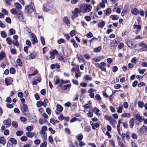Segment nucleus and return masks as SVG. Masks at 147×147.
<instances>
[{"instance_id": "8", "label": "nucleus", "mask_w": 147, "mask_h": 147, "mask_svg": "<svg viewBox=\"0 0 147 147\" xmlns=\"http://www.w3.org/2000/svg\"><path fill=\"white\" fill-rule=\"evenodd\" d=\"M11 121L9 119L5 120L3 121V124L6 125V127H9L11 125Z\"/></svg>"}, {"instance_id": "32", "label": "nucleus", "mask_w": 147, "mask_h": 147, "mask_svg": "<svg viewBox=\"0 0 147 147\" xmlns=\"http://www.w3.org/2000/svg\"><path fill=\"white\" fill-rule=\"evenodd\" d=\"M79 69H77L76 71H75L76 75L75 77L76 78H78L79 77L81 76V74L80 73Z\"/></svg>"}, {"instance_id": "15", "label": "nucleus", "mask_w": 147, "mask_h": 147, "mask_svg": "<svg viewBox=\"0 0 147 147\" xmlns=\"http://www.w3.org/2000/svg\"><path fill=\"white\" fill-rule=\"evenodd\" d=\"M43 8L44 11H48L50 9V8L48 4L43 5Z\"/></svg>"}, {"instance_id": "5", "label": "nucleus", "mask_w": 147, "mask_h": 147, "mask_svg": "<svg viewBox=\"0 0 147 147\" xmlns=\"http://www.w3.org/2000/svg\"><path fill=\"white\" fill-rule=\"evenodd\" d=\"M59 86L61 87V88L63 90H65L68 88H70L71 86V84H68L63 85V84H59Z\"/></svg>"}, {"instance_id": "47", "label": "nucleus", "mask_w": 147, "mask_h": 147, "mask_svg": "<svg viewBox=\"0 0 147 147\" xmlns=\"http://www.w3.org/2000/svg\"><path fill=\"white\" fill-rule=\"evenodd\" d=\"M130 133L129 131H127L125 133V136L127 139L129 140L130 138Z\"/></svg>"}, {"instance_id": "14", "label": "nucleus", "mask_w": 147, "mask_h": 147, "mask_svg": "<svg viewBox=\"0 0 147 147\" xmlns=\"http://www.w3.org/2000/svg\"><path fill=\"white\" fill-rule=\"evenodd\" d=\"M29 120L31 122H35L36 121V117L34 115H32L29 118Z\"/></svg>"}, {"instance_id": "12", "label": "nucleus", "mask_w": 147, "mask_h": 147, "mask_svg": "<svg viewBox=\"0 0 147 147\" xmlns=\"http://www.w3.org/2000/svg\"><path fill=\"white\" fill-rule=\"evenodd\" d=\"M12 79L10 78H6L5 79V82L7 86L10 85L11 83Z\"/></svg>"}, {"instance_id": "23", "label": "nucleus", "mask_w": 147, "mask_h": 147, "mask_svg": "<svg viewBox=\"0 0 147 147\" xmlns=\"http://www.w3.org/2000/svg\"><path fill=\"white\" fill-rule=\"evenodd\" d=\"M76 138L78 141H80L82 139L83 136L82 134H80L78 135L77 136H76Z\"/></svg>"}, {"instance_id": "53", "label": "nucleus", "mask_w": 147, "mask_h": 147, "mask_svg": "<svg viewBox=\"0 0 147 147\" xmlns=\"http://www.w3.org/2000/svg\"><path fill=\"white\" fill-rule=\"evenodd\" d=\"M13 44L16 46H18L19 45V43L17 40H14L12 42Z\"/></svg>"}, {"instance_id": "33", "label": "nucleus", "mask_w": 147, "mask_h": 147, "mask_svg": "<svg viewBox=\"0 0 147 147\" xmlns=\"http://www.w3.org/2000/svg\"><path fill=\"white\" fill-rule=\"evenodd\" d=\"M14 5L16 9H20L22 8V6L19 3H15Z\"/></svg>"}, {"instance_id": "6", "label": "nucleus", "mask_w": 147, "mask_h": 147, "mask_svg": "<svg viewBox=\"0 0 147 147\" xmlns=\"http://www.w3.org/2000/svg\"><path fill=\"white\" fill-rule=\"evenodd\" d=\"M32 38L31 41L32 42V43L34 45L35 43L37 42L38 41L36 36L35 34L32 33L31 34Z\"/></svg>"}, {"instance_id": "9", "label": "nucleus", "mask_w": 147, "mask_h": 147, "mask_svg": "<svg viewBox=\"0 0 147 147\" xmlns=\"http://www.w3.org/2000/svg\"><path fill=\"white\" fill-rule=\"evenodd\" d=\"M135 117L136 119L140 122H142L144 119V117L141 116L139 114H137Z\"/></svg>"}, {"instance_id": "57", "label": "nucleus", "mask_w": 147, "mask_h": 147, "mask_svg": "<svg viewBox=\"0 0 147 147\" xmlns=\"http://www.w3.org/2000/svg\"><path fill=\"white\" fill-rule=\"evenodd\" d=\"M17 62L18 63V64L19 66H22V61H21L20 59H17Z\"/></svg>"}, {"instance_id": "27", "label": "nucleus", "mask_w": 147, "mask_h": 147, "mask_svg": "<svg viewBox=\"0 0 147 147\" xmlns=\"http://www.w3.org/2000/svg\"><path fill=\"white\" fill-rule=\"evenodd\" d=\"M102 49V47L101 46H99L97 48H95L94 49V51L96 53L100 52Z\"/></svg>"}, {"instance_id": "51", "label": "nucleus", "mask_w": 147, "mask_h": 147, "mask_svg": "<svg viewBox=\"0 0 147 147\" xmlns=\"http://www.w3.org/2000/svg\"><path fill=\"white\" fill-rule=\"evenodd\" d=\"M144 105V103L142 101L139 102L138 103V107L140 108L143 107Z\"/></svg>"}, {"instance_id": "24", "label": "nucleus", "mask_w": 147, "mask_h": 147, "mask_svg": "<svg viewBox=\"0 0 147 147\" xmlns=\"http://www.w3.org/2000/svg\"><path fill=\"white\" fill-rule=\"evenodd\" d=\"M105 22L104 21H102L99 23L98 24V27L99 28H102L105 26Z\"/></svg>"}, {"instance_id": "11", "label": "nucleus", "mask_w": 147, "mask_h": 147, "mask_svg": "<svg viewBox=\"0 0 147 147\" xmlns=\"http://www.w3.org/2000/svg\"><path fill=\"white\" fill-rule=\"evenodd\" d=\"M63 22L67 26H70V23L68 17L67 16L64 17L63 18Z\"/></svg>"}, {"instance_id": "40", "label": "nucleus", "mask_w": 147, "mask_h": 147, "mask_svg": "<svg viewBox=\"0 0 147 147\" xmlns=\"http://www.w3.org/2000/svg\"><path fill=\"white\" fill-rule=\"evenodd\" d=\"M111 10L110 8L107 9L106 11V16L109 15L111 13Z\"/></svg>"}, {"instance_id": "34", "label": "nucleus", "mask_w": 147, "mask_h": 147, "mask_svg": "<svg viewBox=\"0 0 147 147\" xmlns=\"http://www.w3.org/2000/svg\"><path fill=\"white\" fill-rule=\"evenodd\" d=\"M140 131L144 133L147 130V126L143 125L140 129Z\"/></svg>"}, {"instance_id": "37", "label": "nucleus", "mask_w": 147, "mask_h": 147, "mask_svg": "<svg viewBox=\"0 0 147 147\" xmlns=\"http://www.w3.org/2000/svg\"><path fill=\"white\" fill-rule=\"evenodd\" d=\"M130 114L129 113H125L124 114H122L121 116L123 117H127L128 118L130 117Z\"/></svg>"}, {"instance_id": "64", "label": "nucleus", "mask_w": 147, "mask_h": 147, "mask_svg": "<svg viewBox=\"0 0 147 147\" xmlns=\"http://www.w3.org/2000/svg\"><path fill=\"white\" fill-rule=\"evenodd\" d=\"M47 142H45L42 143L40 145V147H46L47 146Z\"/></svg>"}, {"instance_id": "35", "label": "nucleus", "mask_w": 147, "mask_h": 147, "mask_svg": "<svg viewBox=\"0 0 147 147\" xmlns=\"http://www.w3.org/2000/svg\"><path fill=\"white\" fill-rule=\"evenodd\" d=\"M10 141L14 145H16L17 143V142L16 140L13 138H11L10 139Z\"/></svg>"}, {"instance_id": "30", "label": "nucleus", "mask_w": 147, "mask_h": 147, "mask_svg": "<svg viewBox=\"0 0 147 147\" xmlns=\"http://www.w3.org/2000/svg\"><path fill=\"white\" fill-rule=\"evenodd\" d=\"M57 110L60 112H62L63 110V108L62 107L59 105H57Z\"/></svg>"}, {"instance_id": "36", "label": "nucleus", "mask_w": 147, "mask_h": 147, "mask_svg": "<svg viewBox=\"0 0 147 147\" xmlns=\"http://www.w3.org/2000/svg\"><path fill=\"white\" fill-rule=\"evenodd\" d=\"M17 10L15 8H12L10 11V12L13 14L16 15L17 13Z\"/></svg>"}, {"instance_id": "42", "label": "nucleus", "mask_w": 147, "mask_h": 147, "mask_svg": "<svg viewBox=\"0 0 147 147\" xmlns=\"http://www.w3.org/2000/svg\"><path fill=\"white\" fill-rule=\"evenodd\" d=\"M6 41L7 43L9 45H11L12 42L11 39L9 37H8L6 38Z\"/></svg>"}, {"instance_id": "7", "label": "nucleus", "mask_w": 147, "mask_h": 147, "mask_svg": "<svg viewBox=\"0 0 147 147\" xmlns=\"http://www.w3.org/2000/svg\"><path fill=\"white\" fill-rule=\"evenodd\" d=\"M139 46L142 47L143 48L141 49L142 51H147V45L144 43L141 42L140 43Z\"/></svg>"}, {"instance_id": "20", "label": "nucleus", "mask_w": 147, "mask_h": 147, "mask_svg": "<svg viewBox=\"0 0 147 147\" xmlns=\"http://www.w3.org/2000/svg\"><path fill=\"white\" fill-rule=\"evenodd\" d=\"M116 123V121L113 119H112L110 121V124L114 128L115 127V123Z\"/></svg>"}, {"instance_id": "61", "label": "nucleus", "mask_w": 147, "mask_h": 147, "mask_svg": "<svg viewBox=\"0 0 147 147\" xmlns=\"http://www.w3.org/2000/svg\"><path fill=\"white\" fill-rule=\"evenodd\" d=\"M84 130L86 132H89L90 131L91 129L89 127L87 126L85 127Z\"/></svg>"}, {"instance_id": "26", "label": "nucleus", "mask_w": 147, "mask_h": 147, "mask_svg": "<svg viewBox=\"0 0 147 147\" xmlns=\"http://www.w3.org/2000/svg\"><path fill=\"white\" fill-rule=\"evenodd\" d=\"M110 18L112 19L113 20H117L119 19V16L116 15H111Z\"/></svg>"}, {"instance_id": "44", "label": "nucleus", "mask_w": 147, "mask_h": 147, "mask_svg": "<svg viewBox=\"0 0 147 147\" xmlns=\"http://www.w3.org/2000/svg\"><path fill=\"white\" fill-rule=\"evenodd\" d=\"M14 0H5V2L8 5H11V2Z\"/></svg>"}, {"instance_id": "54", "label": "nucleus", "mask_w": 147, "mask_h": 147, "mask_svg": "<svg viewBox=\"0 0 147 147\" xmlns=\"http://www.w3.org/2000/svg\"><path fill=\"white\" fill-rule=\"evenodd\" d=\"M40 40L42 44L43 45H45V39L43 37L41 36L40 37Z\"/></svg>"}, {"instance_id": "45", "label": "nucleus", "mask_w": 147, "mask_h": 147, "mask_svg": "<svg viewBox=\"0 0 147 147\" xmlns=\"http://www.w3.org/2000/svg\"><path fill=\"white\" fill-rule=\"evenodd\" d=\"M18 18L20 21L23 22L24 21V19L22 14H20L18 16Z\"/></svg>"}, {"instance_id": "4", "label": "nucleus", "mask_w": 147, "mask_h": 147, "mask_svg": "<svg viewBox=\"0 0 147 147\" xmlns=\"http://www.w3.org/2000/svg\"><path fill=\"white\" fill-rule=\"evenodd\" d=\"M81 12V11L78 8H76L75 9L74 11H72L73 16L75 18H77L78 17V13Z\"/></svg>"}, {"instance_id": "2", "label": "nucleus", "mask_w": 147, "mask_h": 147, "mask_svg": "<svg viewBox=\"0 0 147 147\" xmlns=\"http://www.w3.org/2000/svg\"><path fill=\"white\" fill-rule=\"evenodd\" d=\"M118 44L116 40H113L111 42L110 45L109 47L110 49L112 50L115 49L117 46Z\"/></svg>"}, {"instance_id": "48", "label": "nucleus", "mask_w": 147, "mask_h": 147, "mask_svg": "<svg viewBox=\"0 0 147 147\" xmlns=\"http://www.w3.org/2000/svg\"><path fill=\"white\" fill-rule=\"evenodd\" d=\"M57 42L59 44H61L62 43H64L65 40L63 38H60L57 40Z\"/></svg>"}, {"instance_id": "60", "label": "nucleus", "mask_w": 147, "mask_h": 147, "mask_svg": "<svg viewBox=\"0 0 147 147\" xmlns=\"http://www.w3.org/2000/svg\"><path fill=\"white\" fill-rule=\"evenodd\" d=\"M86 36L88 38H90L93 36V35L92 32H89L88 34H86Z\"/></svg>"}, {"instance_id": "18", "label": "nucleus", "mask_w": 147, "mask_h": 147, "mask_svg": "<svg viewBox=\"0 0 147 147\" xmlns=\"http://www.w3.org/2000/svg\"><path fill=\"white\" fill-rule=\"evenodd\" d=\"M35 135H36V134L34 133H32L30 132H28L26 133V135L29 138H32Z\"/></svg>"}, {"instance_id": "43", "label": "nucleus", "mask_w": 147, "mask_h": 147, "mask_svg": "<svg viewBox=\"0 0 147 147\" xmlns=\"http://www.w3.org/2000/svg\"><path fill=\"white\" fill-rule=\"evenodd\" d=\"M5 57V55L3 52L0 53V60H1Z\"/></svg>"}, {"instance_id": "52", "label": "nucleus", "mask_w": 147, "mask_h": 147, "mask_svg": "<svg viewBox=\"0 0 147 147\" xmlns=\"http://www.w3.org/2000/svg\"><path fill=\"white\" fill-rule=\"evenodd\" d=\"M23 132L22 131H18L16 133V134L18 136H20L23 134Z\"/></svg>"}, {"instance_id": "38", "label": "nucleus", "mask_w": 147, "mask_h": 147, "mask_svg": "<svg viewBox=\"0 0 147 147\" xmlns=\"http://www.w3.org/2000/svg\"><path fill=\"white\" fill-rule=\"evenodd\" d=\"M122 8V7L121 5H119L117 7L116 12L118 13H121V10Z\"/></svg>"}, {"instance_id": "10", "label": "nucleus", "mask_w": 147, "mask_h": 147, "mask_svg": "<svg viewBox=\"0 0 147 147\" xmlns=\"http://www.w3.org/2000/svg\"><path fill=\"white\" fill-rule=\"evenodd\" d=\"M105 57L104 56H101L93 58V60L95 62L99 61L104 59Z\"/></svg>"}, {"instance_id": "16", "label": "nucleus", "mask_w": 147, "mask_h": 147, "mask_svg": "<svg viewBox=\"0 0 147 147\" xmlns=\"http://www.w3.org/2000/svg\"><path fill=\"white\" fill-rule=\"evenodd\" d=\"M131 12L132 14L135 15H137L139 13V10L136 8H132L131 10Z\"/></svg>"}, {"instance_id": "58", "label": "nucleus", "mask_w": 147, "mask_h": 147, "mask_svg": "<svg viewBox=\"0 0 147 147\" xmlns=\"http://www.w3.org/2000/svg\"><path fill=\"white\" fill-rule=\"evenodd\" d=\"M40 140L36 139L34 141V143L36 145H38L40 144Z\"/></svg>"}, {"instance_id": "3", "label": "nucleus", "mask_w": 147, "mask_h": 147, "mask_svg": "<svg viewBox=\"0 0 147 147\" xmlns=\"http://www.w3.org/2000/svg\"><path fill=\"white\" fill-rule=\"evenodd\" d=\"M32 5L33 4H32V5H29L26 6L25 8V12L29 13H31L34 9ZM33 5H34L33 4Z\"/></svg>"}, {"instance_id": "41", "label": "nucleus", "mask_w": 147, "mask_h": 147, "mask_svg": "<svg viewBox=\"0 0 147 147\" xmlns=\"http://www.w3.org/2000/svg\"><path fill=\"white\" fill-rule=\"evenodd\" d=\"M1 36L3 38H5L7 36V34L4 31H2L1 32Z\"/></svg>"}, {"instance_id": "21", "label": "nucleus", "mask_w": 147, "mask_h": 147, "mask_svg": "<svg viewBox=\"0 0 147 147\" xmlns=\"http://www.w3.org/2000/svg\"><path fill=\"white\" fill-rule=\"evenodd\" d=\"M6 143L5 139L4 137L0 138V144L4 145Z\"/></svg>"}, {"instance_id": "31", "label": "nucleus", "mask_w": 147, "mask_h": 147, "mask_svg": "<svg viewBox=\"0 0 147 147\" xmlns=\"http://www.w3.org/2000/svg\"><path fill=\"white\" fill-rule=\"evenodd\" d=\"M123 107L122 106L120 105L117 108V112L118 113H121L122 112Z\"/></svg>"}, {"instance_id": "55", "label": "nucleus", "mask_w": 147, "mask_h": 147, "mask_svg": "<svg viewBox=\"0 0 147 147\" xmlns=\"http://www.w3.org/2000/svg\"><path fill=\"white\" fill-rule=\"evenodd\" d=\"M40 134H43V136L45 138H47V134L46 133V132L45 131H43L41 130L40 132Z\"/></svg>"}, {"instance_id": "49", "label": "nucleus", "mask_w": 147, "mask_h": 147, "mask_svg": "<svg viewBox=\"0 0 147 147\" xmlns=\"http://www.w3.org/2000/svg\"><path fill=\"white\" fill-rule=\"evenodd\" d=\"M70 83L69 80L64 81L63 80H61L60 84H67Z\"/></svg>"}, {"instance_id": "1", "label": "nucleus", "mask_w": 147, "mask_h": 147, "mask_svg": "<svg viewBox=\"0 0 147 147\" xmlns=\"http://www.w3.org/2000/svg\"><path fill=\"white\" fill-rule=\"evenodd\" d=\"M81 11L86 13L90 11L92 9V6L90 5L86 4L82 5L80 7Z\"/></svg>"}, {"instance_id": "29", "label": "nucleus", "mask_w": 147, "mask_h": 147, "mask_svg": "<svg viewBox=\"0 0 147 147\" xmlns=\"http://www.w3.org/2000/svg\"><path fill=\"white\" fill-rule=\"evenodd\" d=\"M134 29H135L136 28L137 30L136 31L137 32H138L141 29V27L140 25H137L135 24L134 26Z\"/></svg>"}, {"instance_id": "62", "label": "nucleus", "mask_w": 147, "mask_h": 147, "mask_svg": "<svg viewBox=\"0 0 147 147\" xmlns=\"http://www.w3.org/2000/svg\"><path fill=\"white\" fill-rule=\"evenodd\" d=\"M9 31L11 35H13L15 34V31L12 28L10 29Z\"/></svg>"}, {"instance_id": "63", "label": "nucleus", "mask_w": 147, "mask_h": 147, "mask_svg": "<svg viewBox=\"0 0 147 147\" xmlns=\"http://www.w3.org/2000/svg\"><path fill=\"white\" fill-rule=\"evenodd\" d=\"M131 137L134 139H137V136L136 134L134 133H133L131 135Z\"/></svg>"}, {"instance_id": "13", "label": "nucleus", "mask_w": 147, "mask_h": 147, "mask_svg": "<svg viewBox=\"0 0 147 147\" xmlns=\"http://www.w3.org/2000/svg\"><path fill=\"white\" fill-rule=\"evenodd\" d=\"M21 110L22 112L23 113L27 112L28 110L27 105H22V106L21 107Z\"/></svg>"}, {"instance_id": "28", "label": "nucleus", "mask_w": 147, "mask_h": 147, "mask_svg": "<svg viewBox=\"0 0 147 147\" xmlns=\"http://www.w3.org/2000/svg\"><path fill=\"white\" fill-rule=\"evenodd\" d=\"M84 78L85 79V80L91 81L92 80V78L87 75H85L84 76Z\"/></svg>"}, {"instance_id": "25", "label": "nucleus", "mask_w": 147, "mask_h": 147, "mask_svg": "<svg viewBox=\"0 0 147 147\" xmlns=\"http://www.w3.org/2000/svg\"><path fill=\"white\" fill-rule=\"evenodd\" d=\"M134 40H133L129 41L127 43V45L129 47L133 46L134 45Z\"/></svg>"}, {"instance_id": "46", "label": "nucleus", "mask_w": 147, "mask_h": 147, "mask_svg": "<svg viewBox=\"0 0 147 147\" xmlns=\"http://www.w3.org/2000/svg\"><path fill=\"white\" fill-rule=\"evenodd\" d=\"M12 125L13 127L15 128H17L18 127V125L17 123L15 121H13L12 123Z\"/></svg>"}, {"instance_id": "56", "label": "nucleus", "mask_w": 147, "mask_h": 147, "mask_svg": "<svg viewBox=\"0 0 147 147\" xmlns=\"http://www.w3.org/2000/svg\"><path fill=\"white\" fill-rule=\"evenodd\" d=\"M33 129V128L32 126H29L27 127L26 129L28 131L30 132L32 131Z\"/></svg>"}, {"instance_id": "19", "label": "nucleus", "mask_w": 147, "mask_h": 147, "mask_svg": "<svg viewBox=\"0 0 147 147\" xmlns=\"http://www.w3.org/2000/svg\"><path fill=\"white\" fill-rule=\"evenodd\" d=\"M36 56V54L35 53L32 52L30 55H28L29 59H32L34 58Z\"/></svg>"}, {"instance_id": "59", "label": "nucleus", "mask_w": 147, "mask_h": 147, "mask_svg": "<svg viewBox=\"0 0 147 147\" xmlns=\"http://www.w3.org/2000/svg\"><path fill=\"white\" fill-rule=\"evenodd\" d=\"M27 138L26 136H23L21 138V140L22 142H25L27 140Z\"/></svg>"}, {"instance_id": "17", "label": "nucleus", "mask_w": 147, "mask_h": 147, "mask_svg": "<svg viewBox=\"0 0 147 147\" xmlns=\"http://www.w3.org/2000/svg\"><path fill=\"white\" fill-rule=\"evenodd\" d=\"M134 120V119L133 118H132L130 119L129 121V125L130 127L131 128H133L135 122Z\"/></svg>"}, {"instance_id": "22", "label": "nucleus", "mask_w": 147, "mask_h": 147, "mask_svg": "<svg viewBox=\"0 0 147 147\" xmlns=\"http://www.w3.org/2000/svg\"><path fill=\"white\" fill-rule=\"evenodd\" d=\"M92 126V128L94 130L95 129V128H98L99 127L100 125L98 123H95L94 124L93 123H92V124H91Z\"/></svg>"}, {"instance_id": "50", "label": "nucleus", "mask_w": 147, "mask_h": 147, "mask_svg": "<svg viewBox=\"0 0 147 147\" xmlns=\"http://www.w3.org/2000/svg\"><path fill=\"white\" fill-rule=\"evenodd\" d=\"M146 69H142V70H141L140 68L138 69V71L139 72V73L141 74H143L144 72L146 71Z\"/></svg>"}, {"instance_id": "39", "label": "nucleus", "mask_w": 147, "mask_h": 147, "mask_svg": "<svg viewBox=\"0 0 147 147\" xmlns=\"http://www.w3.org/2000/svg\"><path fill=\"white\" fill-rule=\"evenodd\" d=\"M43 103L40 100L38 101L36 103V105L38 107H40L42 106Z\"/></svg>"}]
</instances>
